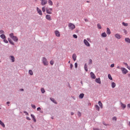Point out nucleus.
I'll return each instance as SVG.
<instances>
[{"label":"nucleus","instance_id":"1","mask_svg":"<svg viewBox=\"0 0 130 130\" xmlns=\"http://www.w3.org/2000/svg\"><path fill=\"white\" fill-rule=\"evenodd\" d=\"M9 36L11 38H12V39L13 40H14V41H15L16 42H17V41H18V38L16 36H14V34L11 33L9 35Z\"/></svg>","mask_w":130,"mask_h":130},{"label":"nucleus","instance_id":"2","mask_svg":"<svg viewBox=\"0 0 130 130\" xmlns=\"http://www.w3.org/2000/svg\"><path fill=\"white\" fill-rule=\"evenodd\" d=\"M121 71L123 75H126L128 73L127 70L124 68H121Z\"/></svg>","mask_w":130,"mask_h":130},{"label":"nucleus","instance_id":"3","mask_svg":"<svg viewBox=\"0 0 130 130\" xmlns=\"http://www.w3.org/2000/svg\"><path fill=\"white\" fill-rule=\"evenodd\" d=\"M69 29H70V30H74V29L76 28V26L75 25V24L73 23H69Z\"/></svg>","mask_w":130,"mask_h":130},{"label":"nucleus","instance_id":"4","mask_svg":"<svg viewBox=\"0 0 130 130\" xmlns=\"http://www.w3.org/2000/svg\"><path fill=\"white\" fill-rule=\"evenodd\" d=\"M43 63L44 64V66H48V62L47 61L46 58H43Z\"/></svg>","mask_w":130,"mask_h":130},{"label":"nucleus","instance_id":"5","mask_svg":"<svg viewBox=\"0 0 130 130\" xmlns=\"http://www.w3.org/2000/svg\"><path fill=\"white\" fill-rule=\"evenodd\" d=\"M83 42H84L85 45H86V46H88V47H89V46H90V43H89V42L88 41H87V40L84 39L83 41Z\"/></svg>","mask_w":130,"mask_h":130},{"label":"nucleus","instance_id":"6","mask_svg":"<svg viewBox=\"0 0 130 130\" xmlns=\"http://www.w3.org/2000/svg\"><path fill=\"white\" fill-rule=\"evenodd\" d=\"M47 14L51 15L52 14V8H49L46 9Z\"/></svg>","mask_w":130,"mask_h":130},{"label":"nucleus","instance_id":"7","mask_svg":"<svg viewBox=\"0 0 130 130\" xmlns=\"http://www.w3.org/2000/svg\"><path fill=\"white\" fill-rule=\"evenodd\" d=\"M47 4V0H42L41 3L42 6H45Z\"/></svg>","mask_w":130,"mask_h":130},{"label":"nucleus","instance_id":"8","mask_svg":"<svg viewBox=\"0 0 130 130\" xmlns=\"http://www.w3.org/2000/svg\"><path fill=\"white\" fill-rule=\"evenodd\" d=\"M46 19L48 21H51L52 20V19H51V16L49 15H46Z\"/></svg>","mask_w":130,"mask_h":130},{"label":"nucleus","instance_id":"9","mask_svg":"<svg viewBox=\"0 0 130 130\" xmlns=\"http://www.w3.org/2000/svg\"><path fill=\"white\" fill-rule=\"evenodd\" d=\"M37 10L38 14L40 16H42V11H41V10L39 9V8H38V7L37 8Z\"/></svg>","mask_w":130,"mask_h":130},{"label":"nucleus","instance_id":"10","mask_svg":"<svg viewBox=\"0 0 130 130\" xmlns=\"http://www.w3.org/2000/svg\"><path fill=\"white\" fill-rule=\"evenodd\" d=\"M55 34L57 37H60V33L58 31V30H55Z\"/></svg>","mask_w":130,"mask_h":130},{"label":"nucleus","instance_id":"11","mask_svg":"<svg viewBox=\"0 0 130 130\" xmlns=\"http://www.w3.org/2000/svg\"><path fill=\"white\" fill-rule=\"evenodd\" d=\"M90 76L91 79H96V76L94 74V73L91 72L90 73Z\"/></svg>","mask_w":130,"mask_h":130},{"label":"nucleus","instance_id":"12","mask_svg":"<svg viewBox=\"0 0 130 130\" xmlns=\"http://www.w3.org/2000/svg\"><path fill=\"white\" fill-rule=\"evenodd\" d=\"M96 83H98V84H101V80H100V78H96L95 79Z\"/></svg>","mask_w":130,"mask_h":130},{"label":"nucleus","instance_id":"13","mask_svg":"<svg viewBox=\"0 0 130 130\" xmlns=\"http://www.w3.org/2000/svg\"><path fill=\"white\" fill-rule=\"evenodd\" d=\"M107 34H108V35H110V34H111V31L108 27L107 28Z\"/></svg>","mask_w":130,"mask_h":130},{"label":"nucleus","instance_id":"14","mask_svg":"<svg viewBox=\"0 0 130 130\" xmlns=\"http://www.w3.org/2000/svg\"><path fill=\"white\" fill-rule=\"evenodd\" d=\"M115 37H116V38H117V39H120V38H121V37L118 34H116L115 35Z\"/></svg>","mask_w":130,"mask_h":130},{"label":"nucleus","instance_id":"15","mask_svg":"<svg viewBox=\"0 0 130 130\" xmlns=\"http://www.w3.org/2000/svg\"><path fill=\"white\" fill-rule=\"evenodd\" d=\"M8 41L10 44H12V45H15V43L13 42V41H12L10 38H8Z\"/></svg>","mask_w":130,"mask_h":130},{"label":"nucleus","instance_id":"16","mask_svg":"<svg viewBox=\"0 0 130 130\" xmlns=\"http://www.w3.org/2000/svg\"><path fill=\"white\" fill-rule=\"evenodd\" d=\"M72 57L74 61H76V60L77 59V55H76V54H73Z\"/></svg>","mask_w":130,"mask_h":130},{"label":"nucleus","instance_id":"17","mask_svg":"<svg viewBox=\"0 0 130 130\" xmlns=\"http://www.w3.org/2000/svg\"><path fill=\"white\" fill-rule=\"evenodd\" d=\"M30 116L33 119L34 122H36V118H35V116H34L33 114H31Z\"/></svg>","mask_w":130,"mask_h":130},{"label":"nucleus","instance_id":"18","mask_svg":"<svg viewBox=\"0 0 130 130\" xmlns=\"http://www.w3.org/2000/svg\"><path fill=\"white\" fill-rule=\"evenodd\" d=\"M95 108L98 111H100V107H99V106H98V105H95Z\"/></svg>","mask_w":130,"mask_h":130},{"label":"nucleus","instance_id":"19","mask_svg":"<svg viewBox=\"0 0 130 130\" xmlns=\"http://www.w3.org/2000/svg\"><path fill=\"white\" fill-rule=\"evenodd\" d=\"M0 124L3 126V127H6V125H5V123L2 121V120H0Z\"/></svg>","mask_w":130,"mask_h":130},{"label":"nucleus","instance_id":"20","mask_svg":"<svg viewBox=\"0 0 130 130\" xmlns=\"http://www.w3.org/2000/svg\"><path fill=\"white\" fill-rule=\"evenodd\" d=\"M48 3L49 6H53V3L51 1V0H48Z\"/></svg>","mask_w":130,"mask_h":130},{"label":"nucleus","instance_id":"21","mask_svg":"<svg viewBox=\"0 0 130 130\" xmlns=\"http://www.w3.org/2000/svg\"><path fill=\"white\" fill-rule=\"evenodd\" d=\"M85 95V94L84 93H81L79 95V98L80 99H83V98H84V96Z\"/></svg>","mask_w":130,"mask_h":130},{"label":"nucleus","instance_id":"22","mask_svg":"<svg viewBox=\"0 0 130 130\" xmlns=\"http://www.w3.org/2000/svg\"><path fill=\"white\" fill-rule=\"evenodd\" d=\"M125 42H127V43H130V39L128 38H125Z\"/></svg>","mask_w":130,"mask_h":130},{"label":"nucleus","instance_id":"23","mask_svg":"<svg viewBox=\"0 0 130 130\" xmlns=\"http://www.w3.org/2000/svg\"><path fill=\"white\" fill-rule=\"evenodd\" d=\"M99 105L100 106L101 108H103V105L102 104L101 101H99Z\"/></svg>","mask_w":130,"mask_h":130},{"label":"nucleus","instance_id":"24","mask_svg":"<svg viewBox=\"0 0 130 130\" xmlns=\"http://www.w3.org/2000/svg\"><path fill=\"white\" fill-rule=\"evenodd\" d=\"M50 100H51V101H52V102L55 103V104H57V103L56 102V101H55V100H54V99L50 98Z\"/></svg>","mask_w":130,"mask_h":130},{"label":"nucleus","instance_id":"25","mask_svg":"<svg viewBox=\"0 0 130 130\" xmlns=\"http://www.w3.org/2000/svg\"><path fill=\"white\" fill-rule=\"evenodd\" d=\"M111 86H112V88H115V87L116 86V84H115V83H114V82H112Z\"/></svg>","mask_w":130,"mask_h":130},{"label":"nucleus","instance_id":"26","mask_svg":"<svg viewBox=\"0 0 130 130\" xmlns=\"http://www.w3.org/2000/svg\"><path fill=\"white\" fill-rule=\"evenodd\" d=\"M107 35L106 34V32H103L102 34V37H107Z\"/></svg>","mask_w":130,"mask_h":130},{"label":"nucleus","instance_id":"27","mask_svg":"<svg viewBox=\"0 0 130 130\" xmlns=\"http://www.w3.org/2000/svg\"><path fill=\"white\" fill-rule=\"evenodd\" d=\"M10 57L12 62H14L15 61V57L13 56H11Z\"/></svg>","mask_w":130,"mask_h":130},{"label":"nucleus","instance_id":"28","mask_svg":"<svg viewBox=\"0 0 130 130\" xmlns=\"http://www.w3.org/2000/svg\"><path fill=\"white\" fill-rule=\"evenodd\" d=\"M121 107H122V108H123V109H124V108H125V107H126V106L124 104H123L122 103H121Z\"/></svg>","mask_w":130,"mask_h":130},{"label":"nucleus","instance_id":"29","mask_svg":"<svg viewBox=\"0 0 130 130\" xmlns=\"http://www.w3.org/2000/svg\"><path fill=\"white\" fill-rule=\"evenodd\" d=\"M28 74L30 75V76H33V71H32V70H30L28 71Z\"/></svg>","mask_w":130,"mask_h":130},{"label":"nucleus","instance_id":"30","mask_svg":"<svg viewBox=\"0 0 130 130\" xmlns=\"http://www.w3.org/2000/svg\"><path fill=\"white\" fill-rule=\"evenodd\" d=\"M0 37H1V38H2V39H5V38H6V36H5V35H4V34H2V35H1L0 36Z\"/></svg>","mask_w":130,"mask_h":130},{"label":"nucleus","instance_id":"31","mask_svg":"<svg viewBox=\"0 0 130 130\" xmlns=\"http://www.w3.org/2000/svg\"><path fill=\"white\" fill-rule=\"evenodd\" d=\"M84 69L86 72H88V67H87V64H85L84 66Z\"/></svg>","mask_w":130,"mask_h":130},{"label":"nucleus","instance_id":"32","mask_svg":"<svg viewBox=\"0 0 130 130\" xmlns=\"http://www.w3.org/2000/svg\"><path fill=\"white\" fill-rule=\"evenodd\" d=\"M108 77L109 80H112V77H111V75L108 74Z\"/></svg>","mask_w":130,"mask_h":130},{"label":"nucleus","instance_id":"33","mask_svg":"<svg viewBox=\"0 0 130 130\" xmlns=\"http://www.w3.org/2000/svg\"><path fill=\"white\" fill-rule=\"evenodd\" d=\"M97 26L99 29H102V27H101V25L100 24H98Z\"/></svg>","mask_w":130,"mask_h":130},{"label":"nucleus","instance_id":"34","mask_svg":"<svg viewBox=\"0 0 130 130\" xmlns=\"http://www.w3.org/2000/svg\"><path fill=\"white\" fill-rule=\"evenodd\" d=\"M41 91L42 93H45V90H44V88H43L41 89Z\"/></svg>","mask_w":130,"mask_h":130},{"label":"nucleus","instance_id":"35","mask_svg":"<svg viewBox=\"0 0 130 130\" xmlns=\"http://www.w3.org/2000/svg\"><path fill=\"white\" fill-rule=\"evenodd\" d=\"M46 10V8H45V7H44L42 8V11L43 12V13H45Z\"/></svg>","mask_w":130,"mask_h":130},{"label":"nucleus","instance_id":"36","mask_svg":"<svg viewBox=\"0 0 130 130\" xmlns=\"http://www.w3.org/2000/svg\"><path fill=\"white\" fill-rule=\"evenodd\" d=\"M122 25H123V26H125L126 27H127V26H128V24L127 23H125L124 22H122Z\"/></svg>","mask_w":130,"mask_h":130},{"label":"nucleus","instance_id":"37","mask_svg":"<svg viewBox=\"0 0 130 130\" xmlns=\"http://www.w3.org/2000/svg\"><path fill=\"white\" fill-rule=\"evenodd\" d=\"M112 120L116 121V120H117V118H116V117H113Z\"/></svg>","mask_w":130,"mask_h":130},{"label":"nucleus","instance_id":"38","mask_svg":"<svg viewBox=\"0 0 130 130\" xmlns=\"http://www.w3.org/2000/svg\"><path fill=\"white\" fill-rule=\"evenodd\" d=\"M50 64H51V66L53 65V63H54V62L53 61V60H51L50 62Z\"/></svg>","mask_w":130,"mask_h":130},{"label":"nucleus","instance_id":"39","mask_svg":"<svg viewBox=\"0 0 130 130\" xmlns=\"http://www.w3.org/2000/svg\"><path fill=\"white\" fill-rule=\"evenodd\" d=\"M4 42H5V43H9V42L8 41V40L6 39L4 40Z\"/></svg>","mask_w":130,"mask_h":130},{"label":"nucleus","instance_id":"40","mask_svg":"<svg viewBox=\"0 0 130 130\" xmlns=\"http://www.w3.org/2000/svg\"><path fill=\"white\" fill-rule=\"evenodd\" d=\"M31 107L34 109H35V108H36V106H35V105H31Z\"/></svg>","mask_w":130,"mask_h":130},{"label":"nucleus","instance_id":"41","mask_svg":"<svg viewBox=\"0 0 130 130\" xmlns=\"http://www.w3.org/2000/svg\"><path fill=\"white\" fill-rule=\"evenodd\" d=\"M89 64H92V59H89Z\"/></svg>","mask_w":130,"mask_h":130},{"label":"nucleus","instance_id":"42","mask_svg":"<svg viewBox=\"0 0 130 130\" xmlns=\"http://www.w3.org/2000/svg\"><path fill=\"white\" fill-rule=\"evenodd\" d=\"M78 115L80 117L81 116V115H82V114H81V112H78Z\"/></svg>","mask_w":130,"mask_h":130},{"label":"nucleus","instance_id":"43","mask_svg":"<svg viewBox=\"0 0 130 130\" xmlns=\"http://www.w3.org/2000/svg\"><path fill=\"white\" fill-rule=\"evenodd\" d=\"M74 38H78V36L77 35H73Z\"/></svg>","mask_w":130,"mask_h":130},{"label":"nucleus","instance_id":"44","mask_svg":"<svg viewBox=\"0 0 130 130\" xmlns=\"http://www.w3.org/2000/svg\"><path fill=\"white\" fill-rule=\"evenodd\" d=\"M4 31L3 30H0V34H4Z\"/></svg>","mask_w":130,"mask_h":130},{"label":"nucleus","instance_id":"45","mask_svg":"<svg viewBox=\"0 0 130 130\" xmlns=\"http://www.w3.org/2000/svg\"><path fill=\"white\" fill-rule=\"evenodd\" d=\"M75 68L77 69V68H78V63H75Z\"/></svg>","mask_w":130,"mask_h":130},{"label":"nucleus","instance_id":"46","mask_svg":"<svg viewBox=\"0 0 130 130\" xmlns=\"http://www.w3.org/2000/svg\"><path fill=\"white\" fill-rule=\"evenodd\" d=\"M123 63H124V66H126V67H127H127H128L127 63L124 62Z\"/></svg>","mask_w":130,"mask_h":130},{"label":"nucleus","instance_id":"47","mask_svg":"<svg viewBox=\"0 0 130 130\" xmlns=\"http://www.w3.org/2000/svg\"><path fill=\"white\" fill-rule=\"evenodd\" d=\"M38 111H40L41 110V108L40 107H39L37 108Z\"/></svg>","mask_w":130,"mask_h":130},{"label":"nucleus","instance_id":"48","mask_svg":"<svg viewBox=\"0 0 130 130\" xmlns=\"http://www.w3.org/2000/svg\"><path fill=\"white\" fill-rule=\"evenodd\" d=\"M26 119H27V120H31V118L29 117H26Z\"/></svg>","mask_w":130,"mask_h":130},{"label":"nucleus","instance_id":"49","mask_svg":"<svg viewBox=\"0 0 130 130\" xmlns=\"http://www.w3.org/2000/svg\"><path fill=\"white\" fill-rule=\"evenodd\" d=\"M111 68H114V64H112L111 65Z\"/></svg>","mask_w":130,"mask_h":130},{"label":"nucleus","instance_id":"50","mask_svg":"<svg viewBox=\"0 0 130 130\" xmlns=\"http://www.w3.org/2000/svg\"><path fill=\"white\" fill-rule=\"evenodd\" d=\"M24 113H25L26 115H29V114L27 112H24Z\"/></svg>","mask_w":130,"mask_h":130},{"label":"nucleus","instance_id":"51","mask_svg":"<svg viewBox=\"0 0 130 130\" xmlns=\"http://www.w3.org/2000/svg\"><path fill=\"white\" fill-rule=\"evenodd\" d=\"M117 68L119 70H121V68H120V66H117Z\"/></svg>","mask_w":130,"mask_h":130},{"label":"nucleus","instance_id":"52","mask_svg":"<svg viewBox=\"0 0 130 130\" xmlns=\"http://www.w3.org/2000/svg\"><path fill=\"white\" fill-rule=\"evenodd\" d=\"M70 69H73V64H70Z\"/></svg>","mask_w":130,"mask_h":130},{"label":"nucleus","instance_id":"53","mask_svg":"<svg viewBox=\"0 0 130 130\" xmlns=\"http://www.w3.org/2000/svg\"><path fill=\"white\" fill-rule=\"evenodd\" d=\"M87 41H90V40H91V39L89 38H87Z\"/></svg>","mask_w":130,"mask_h":130},{"label":"nucleus","instance_id":"54","mask_svg":"<svg viewBox=\"0 0 130 130\" xmlns=\"http://www.w3.org/2000/svg\"><path fill=\"white\" fill-rule=\"evenodd\" d=\"M93 130H99L98 128H93Z\"/></svg>","mask_w":130,"mask_h":130},{"label":"nucleus","instance_id":"55","mask_svg":"<svg viewBox=\"0 0 130 130\" xmlns=\"http://www.w3.org/2000/svg\"><path fill=\"white\" fill-rule=\"evenodd\" d=\"M127 106L128 108H130V104H127Z\"/></svg>","mask_w":130,"mask_h":130},{"label":"nucleus","instance_id":"56","mask_svg":"<svg viewBox=\"0 0 130 130\" xmlns=\"http://www.w3.org/2000/svg\"><path fill=\"white\" fill-rule=\"evenodd\" d=\"M127 69H128V70H129V71H130V66H127Z\"/></svg>","mask_w":130,"mask_h":130},{"label":"nucleus","instance_id":"57","mask_svg":"<svg viewBox=\"0 0 130 130\" xmlns=\"http://www.w3.org/2000/svg\"><path fill=\"white\" fill-rule=\"evenodd\" d=\"M71 115H74V112H71Z\"/></svg>","mask_w":130,"mask_h":130},{"label":"nucleus","instance_id":"58","mask_svg":"<svg viewBox=\"0 0 130 130\" xmlns=\"http://www.w3.org/2000/svg\"><path fill=\"white\" fill-rule=\"evenodd\" d=\"M85 22H88V19H85Z\"/></svg>","mask_w":130,"mask_h":130},{"label":"nucleus","instance_id":"59","mask_svg":"<svg viewBox=\"0 0 130 130\" xmlns=\"http://www.w3.org/2000/svg\"><path fill=\"white\" fill-rule=\"evenodd\" d=\"M7 104H10V102H7Z\"/></svg>","mask_w":130,"mask_h":130},{"label":"nucleus","instance_id":"60","mask_svg":"<svg viewBox=\"0 0 130 130\" xmlns=\"http://www.w3.org/2000/svg\"><path fill=\"white\" fill-rule=\"evenodd\" d=\"M20 91H24L23 89H20Z\"/></svg>","mask_w":130,"mask_h":130},{"label":"nucleus","instance_id":"61","mask_svg":"<svg viewBox=\"0 0 130 130\" xmlns=\"http://www.w3.org/2000/svg\"><path fill=\"white\" fill-rule=\"evenodd\" d=\"M129 124V126H130V121L129 122V124Z\"/></svg>","mask_w":130,"mask_h":130},{"label":"nucleus","instance_id":"62","mask_svg":"<svg viewBox=\"0 0 130 130\" xmlns=\"http://www.w3.org/2000/svg\"><path fill=\"white\" fill-rule=\"evenodd\" d=\"M0 62H2V60H1V59H0Z\"/></svg>","mask_w":130,"mask_h":130},{"label":"nucleus","instance_id":"63","mask_svg":"<svg viewBox=\"0 0 130 130\" xmlns=\"http://www.w3.org/2000/svg\"><path fill=\"white\" fill-rule=\"evenodd\" d=\"M70 62H71V61H69V63H70Z\"/></svg>","mask_w":130,"mask_h":130},{"label":"nucleus","instance_id":"64","mask_svg":"<svg viewBox=\"0 0 130 130\" xmlns=\"http://www.w3.org/2000/svg\"><path fill=\"white\" fill-rule=\"evenodd\" d=\"M81 84H83V83L81 82Z\"/></svg>","mask_w":130,"mask_h":130}]
</instances>
